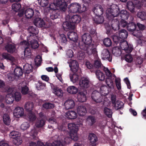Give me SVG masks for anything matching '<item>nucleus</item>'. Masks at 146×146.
I'll use <instances>...</instances> for the list:
<instances>
[{
  "instance_id": "6ab92c4d",
  "label": "nucleus",
  "mask_w": 146,
  "mask_h": 146,
  "mask_svg": "<svg viewBox=\"0 0 146 146\" xmlns=\"http://www.w3.org/2000/svg\"><path fill=\"white\" fill-rule=\"evenodd\" d=\"M68 38L71 40L76 41L78 39V36L76 33L75 32H69L67 34Z\"/></svg>"
},
{
  "instance_id": "3c124183",
  "label": "nucleus",
  "mask_w": 146,
  "mask_h": 146,
  "mask_svg": "<svg viewBox=\"0 0 146 146\" xmlns=\"http://www.w3.org/2000/svg\"><path fill=\"white\" fill-rule=\"evenodd\" d=\"M106 83L110 88H114V85L113 82L111 79L108 78H107L106 81Z\"/></svg>"
},
{
  "instance_id": "58836bf2",
  "label": "nucleus",
  "mask_w": 146,
  "mask_h": 146,
  "mask_svg": "<svg viewBox=\"0 0 146 146\" xmlns=\"http://www.w3.org/2000/svg\"><path fill=\"white\" fill-rule=\"evenodd\" d=\"M70 80L73 83H74L78 82L79 80V76L76 74H70L69 75Z\"/></svg>"
},
{
  "instance_id": "79ce46f5",
  "label": "nucleus",
  "mask_w": 146,
  "mask_h": 146,
  "mask_svg": "<svg viewBox=\"0 0 146 146\" xmlns=\"http://www.w3.org/2000/svg\"><path fill=\"white\" fill-rule=\"evenodd\" d=\"M22 69L19 67H17L14 70V74L16 76L19 77L22 75Z\"/></svg>"
},
{
  "instance_id": "c85d7f7f",
  "label": "nucleus",
  "mask_w": 146,
  "mask_h": 146,
  "mask_svg": "<svg viewBox=\"0 0 146 146\" xmlns=\"http://www.w3.org/2000/svg\"><path fill=\"white\" fill-rule=\"evenodd\" d=\"M34 12L32 9L29 8L26 10L25 12V15L28 19L31 18L33 15Z\"/></svg>"
},
{
  "instance_id": "6e6552de",
  "label": "nucleus",
  "mask_w": 146,
  "mask_h": 146,
  "mask_svg": "<svg viewBox=\"0 0 146 146\" xmlns=\"http://www.w3.org/2000/svg\"><path fill=\"white\" fill-rule=\"evenodd\" d=\"M133 35L138 38L137 40V42L139 44L143 45V44H144V45H146L145 39L142 36L140 32L135 31Z\"/></svg>"
},
{
  "instance_id": "393cba45",
  "label": "nucleus",
  "mask_w": 146,
  "mask_h": 146,
  "mask_svg": "<svg viewBox=\"0 0 146 146\" xmlns=\"http://www.w3.org/2000/svg\"><path fill=\"white\" fill-rule=\"evenodd\" d=\"M111 26L112 28L115 30L119 29L120 27L119 22L116 19H113L111 22Z\"/></svg>"
},
{
  "instance_id": "c03bdc74",
  "label": "nucleus",
  "mask_w": 146,
  "mask_h": 146,
  "mask_svg": "<svg viewBox=\"0 0 146 146\" xmlns=\"http://www.w3.org/2000/svg\"><path fill=\"white\" fill-rule=\"evenodd\" d=\"M29 111L28 116L29 120L32 121H34L36 119V116L35 113L31 111Z\"/></svg>"
},
{
  "instance_id": "5fc2aeb1",
  "label": "nucleus",
  "mask_w": 146,
  "mask_h": 146,
  "mask_svg": "<svg viewBox=\"0 0 146 146\" xmlns=\"http://www.w3.org/2000/svg\"><path fill=\"white\" fill-rule=\"evenodd\" d=\"M137 16L143 20L146 19V14L144 12H139L137 14Z\"/></svg>"
},
{
  "instance_id": "6e6d98bb",
  "label": "nucleus",
  "mask_w": 146,
  "mask_h": 146,
  "mask_svg": "<svg viewBox=\"0 0 146 146\" xmlns=\"http://www.w3.org/2000/svg\"><path fill=\"white\" fill-rule=\"evenodd\" d=\"M102 66L100 60L97 59L94 61V67L95 68H100Z\"/></svg>"
},
{
  "instance_id": "e2e57ef3",
  "label": "nucleus",
  "mask_w": 146,
  "mask_h": 146,
  "mask_svg": "<svg viewBox=\"0 0 146 146\" xmlns=\"http://www.w3.org/2000/svg\"><path fill=\"white\" fill-rule=\"evenodd\" d=\"M35 60V64L37 66H39L40 64L42 61L41 57L40 55L37 56L36 57Z\"/></svg>"
},
{
  "instance_id": "aec40b11",
  "label": "nucleus",
  "mask_w": 146,
  "mask_h": 146,
  "mask_svg": "<svg viewBox=\"0 0 146 146\" xmlns=\"http://www.w3.org/2000/svg\"><path fill=\"white\" fill-rule=\"evenodd\" d=\"M69 66L74 72H76L78 70V64L77 62L75 60L72 61L69 64Z\"/></svg>"
},
{
  "instance_id": "2eb2a0df",
  "label": "nucleus",
  "mask_w": 146,
  "mask_h": 146,
  "mask_svg": "<svg viewBox=\"0 0 146 146\" xmlns=\"http://www.w3.org/2000/svg\"><path fill=\"white\" fill-rule=\"evenodd\" d=\"M102 57L104 60L107 59L111 62L112 60L111 57L110 56V53L108 50L107 49H104L102 52Z\"/></svg>"
},
{
  "instance_id": "37998d69",
  "label": "nucleus",
  "mask_w": 146,
  "mask_h": 146,
  "mask_svg": "<svg viewBox=\"0 0 146 146\" xmlns=\"http://www.w3.org/2000/svg\"><path fill=\"white\" fill-rule=\"evenodd\" d=\"M51 6V5L49 7V8L50 9V10H54V11H53V13L51 15H50V17L51 19L52 20H54L58 18L59 16V14L56 13H55V11L56 10V9L52 8Z\"/></svg>"
},
{
  "instance_id": "2f4dec72",
  "label": "nucleus",
  "mask_w": 146,
  "mask_h": 146,
  "mask_svg": "<svg viewBox=\"0 0 146 146\" xmlns=\"http://www.w3.org/2000/svg\"><path fill=\"white\" fill-rule=\"evenodd\" d=\"M5 49L8 52L10 53H13L16 50L15 45L13 44H8L5 46Z\"/></svg>"
},
{
  "instance_id": "7c9ffc66",
  "label": "nucleus",
  "mask_w": 146,
  "mask_h": 146,
  "mask_svg": "<svg viewBox=\"0 0 146 146\" xmlns=\"http://www.w3.org/2000/svg\"><path fill=\"white\" fill-rule=\"evenodd\" d=\"M33 107L34 104L32 101H29L25 105V109L28 111H32Z\"/></svg>"
},
{
  "instance_id": "a878e982",
  "label": "nucleus",
  "mask_w": 146,
  "mask_h": 146,
  "mask_svg": "<svg viewBox=\"0 0 146 146\" xmlns=\"http://www.w3.org/2000/svg\"><path fill=\"white\" fill-rule=\"evenodd\" d=\"M3 119L4 123L6 125H9L11 123V119L9 115L5 113L3 115Z\"/></svg>"
},
{
  "instance_id": "bf43d9fd",
  "label": "nucleus",
  "mask_w": 146,
  "mask_h": 146,
  "mask_svg": "<svg viewBox=\"0 0 146 146\" xmlns=\"http://www.w3.org/2000/svg\"><path fill=\"white\" fill-rule=\"evenodd\" d=\"M103 43L106 46H111L112 44L111 40L109 38L105 39L103 40Z\"/></svg>"
},
{
  "instance_id": "ea45409f",
  "label": "nucleus",
  "mask_w": 146,
  "mask_h": 146,
  "mask_svg": "<svg viewBox=\"0 0 146 146\" xmlns=\"http://www.w3.org/2000/svg\"><path fill=\"white\" fill-rule=\"evenodd\" d=\"M23 70L26 73H29L32 71L33 67L31 64H26L23 66Z\"/></svg>"
},
{
  "instance_id": "a19ab883",
  "label": "nucleus",
  "mask_w": 146,
  "mask_h": 146,
  "mask_svg": "<svg viewBox=\"0 0 146 146\" xmlns=\"http://www.w3.org/2000/svg\"><path fill=\"white\" fill-rule=\"evenodd\" d=\"M67 91L71 94H75L77 92L78 89L74 86H71L68 88Z\"/></svg>"
},
{
  "instance_id": "473e14b6",
  "label": "nucleus",
  "mask_w": 146,
  "mask_h": 146,
  "mask_svg": "<svg viewBox=\"0 0 146 146\" xmlns=\"http://www.w3.org/2000/svg\"><path fill=\"white\" fill-rule=\"evenodd\" d=\"M29 42V46L33 49H36L39 46V44L36 40L32 39Z\"/></svg>"
},
{
  "instance_id": "1a4fd4ad",
  "label": "nucleus",
  "mask_w": 146,
  "mask_h": 146,
  "mask_svg": "<svg viewBox=\"0 0 146 146\" xmlns=\"http://www.w3.org/2000/svg\"><path fill=\"white\" fill-rule=\"evenodd\" d=\"M90 81L88 78L86 77H83L80 80L79 85L80 88H87L89 86Z\"/></svg>"
},
{
  "instance_id": "72a5a7b5",
  "label": "nucleus",
  "mask_w": 146,
  "mask_h": 146,
  "mask_svg": "<svg viewBox=\"0 0 146 146\" xmlns=\"http://www.w3.org/2000/svg\"><path fill=\"white\" fill-rule=\"evenodd\" d=\"M64 105L66 109H71L74 106L75 103L74 101H65Z\"/></svg>"
},
{
  "instance_id": "f8f14e48",
  "label": "nucleus",
  "mask_w": 146,
  "mask_h": 146,
  "mask_svg": "<svg viewBox=\"0 0 146 146\" xmlns=\"http://www.w3.org/2000/svg\"><path fill=\"white\" fill-rule=\"evenodd\" d=\"M34 23L36 26L38 27H48L45 23L43 20L40 18H36L34 20Z\"/></svg>"
},
{
  "instance_id": "cd10ccee",
  "label": "nucleus",
  "mask_w": 146,
  "mask_h": 146,
  "mask_svg": "<svg viewBox=\"0 0 146 146\" xmlns=\"http://www.w3.org/2000/svg\"><path fill=\"white\" fill-rule=\"evenodd\" d=\"M119 15L122 19H126L128 18L129 14L126 10H122L120 12Z\"/></svg>"
},
{
  "instance_id": "4be33fe9",
  "label": "nucleus",
  "mask_w": 146,
  "mask_h": 146,
  "mask_svg": "<svg viewBox=\"0 0 146 146\" xmlns=\"http://www.w3.org/2000/svg\"><path fill=\"white\" fill-rule=\"evenodd\" d=\"M95 74L96 78L100 81H102L105 79V75L103 72L100 70H96L95 72Z\"/></svg>"
},
{
  "instance_id": "5701e85b",
  "label": "nucleus",
  "mask_w": 146,
  "mask_h": 146,
  "mask_svg": "<svg viewBox=\"0 0 146 146\" xmlns=\"http://www.w3.org/2000/svg\"><path fill=\"white\" fill-rule=\"evenodd\" d=\"M136 25L135 23L131 22L129 23L127 26V30L130 32H133V33L135 31H137L138 32H140L139 31L135 30L136 28Z\"/></svg>"
},
{
  "instance_id": "4c0bfd02",
  "label": "nucleus",
  "mask_w": 146,
  "mask_h": 146,
  "mask_svg": "<svg viewBox=\"0 0 146 146\" xmlns=\"http://www.w3.org/2000/svg\"><path fill=\"white\" fill-rule=\"evenodd\" d=\"M45 124V121L42 119H37L35 125L37 128L42 127Z\"/></svg>"
},
{
  "instance_id": "a18cd8bd",
  "label": "nucleus",
  "mask_w": 146,
  "mask_h": 146,
  "mask_svg": "<svg viewBox=\"0 0 146 146\" xmlns=\"http://www.w3.org/2000/svg\"><path fill=\"white\" fill-rule=\"evenodd\" d=\"M95 22L97 24L102 23L104 21V19L103 17L101 15L96 16L94 19Z\"/></svg>"
},
{
  "instance_id": "423d86ee",
  "label": "nucleus",
  "mask_w": 146,
  "mask_h": 146,
  "mask_svg": "<svg viewBox=\"0 0 146 146\" xmlns=\"http://www.w3.org/2000/svg\"><path fill=\"white\" fill-rule=\"evenodd\" d=\"M70 17V15H68L66 17V21L64 22L63 24V27L64 29H68L69 30L74 29L75 28V26L70 21V19H69Z\"/></svg>"
},
{
  "instance_id": "69168bd1",
  "label": "nucleus",
  "mask_w": 146,
  "mask_h": 146,
  "mask_svg": "<svg viewBox=\"0 0 146 146\" xmlns=\"http://www.w3.org/2000/svg\"><path fill=\"white\" fill-rule=\"evenodd\" d=\"M65 1V0H54V5L56 6L59 7Z\"/></svg>"
},
{
  "instance_id": "20e7f679",
  "label": "nucleus",
  "mask_w": 146,
  "mask_h": 146,
  "mask_svg": "<svg viewBox=\"0 0 146 146\" xmlns=\"http://www.w3.org/2000/svg\"><path fill=\"white\" fill-rule=\"evenodd\" d=\"M80 48L86 51V52L88 55L96 54L97 51L96 49L94 48L93 45L90 44L86 45L83 44L80 46Z\"/></svg>"
},
{
  "instance_id": "49530a36",
  "label": "nucleus",
  "mask_w": 146,
  "mask_h": 146,
  "mask_svg": "<svg viewBox=\"0 0 146 146\" xmlns=\"http://www.w3.org/2000/svg\"><path fill=\"white\" fill-rule=\"evenodd\" d=\"M9 136L10 138H11L13 139L17 137H19L21 136V134L18 132L13 131L10 132Z\"/></svg>"
},
{
  "instance_id": "f257e3e1",
  "label": "nucleus",
  "mask_w": 146,
  "mask_h": 146,
  "mask_svg": "<svg viewBox=\"0 0 146 146\" xmlns=\"http://www.w3.org/2000/svg\"><path fill=\"white\" fill-rule=\"evenodd\" d=\"M68 129L70 131V137H66L64 138V142L65 144L70 143L71 139L76 141L78 139L77 134L78 128L76 125L73 123H68Z\"/></svg>"
},
{
  "instance_id": "774afa93",
  "label": "nucleus",
  "mask_w": 146,
  "mask_h": 146,
  "mask_svg": "<svg viewBox=\"0 0 146 146\" xmlns=\"http://www.w3.org/2000/svg\"><path fill=\"white\" fill-rule=\"evenodd\" d=\"M43 107L44 108L46 109H51L54 107V105L53 104L47 103L44 104L43 105Z\"/></svg>"
},
{
  "instance_id": "ddd939ff",
  "label": "nucleus",
  "mask_w": 146,
  "mask_h": 146,
  "mask_svg": "<svg viewBox=\"0 0 146 146\" xmlns=\"http://www.w3.org/2000/svg\"><path fill=\"white\" fill-rule=\"evenodd\" d=\"M93 11L96 16H100L103 14L104 9L101 5H97L94 7Z\"/></svg>"
},
{
  "instance_id": "dca6fc26",
  "label": "nucleus",
  "mask_w": 146,
  "mask_h": 146,
  "mask_svg": "<svg viewBox=\"0 0 146 146\" xmlns=\"http://www.w3.org/2000/svg\"><path fill=\"white\" fill-rule=\"evenodd\" d=\"M66 116L69 119H74L77 118V114L74 111L69 110L66 113Z\"/></svg>"
},
{
  "instance_id": "b1692460",
  "label": "nucleus",
  "mask_w": 146,
  "mask_h": 146,
  "mask_svg": "<svg viewBox=\"0 0 146 146\" xmlns=\"http://www.w3.org/2000/svg\"><path fill=\"white\" fill-rule=\"evenodd\" d=\"M52 92L60 98L62 97L63 95V91L61 89L56 87H55L52 89Z\"/></svg>"
},
{
  "instance_id": "338daca9",
  "label": "nucleus",
  "mask_w": 146,
  "mask_h": 146,
  "mask_svg": "<svg viewBox=\"0 0 146 146\" xmlns=\"http://www.w3.org/2000/svg\"><path fill=\"white\" fill-rule=\"evenodd\" d=\"M24 55L25 58L30 56L31 55V50L28 47L25 48L24 51Z\"/></svg>"
},
{
  "instance_id": "4468645a",
  "label": "nucleus",
  "mask_w": 146,
  "mask_h": 146,
  "mask_svg": "<svg viewBox=\"0 0 146 146\" xmlns=\"http://www.w3.org/2000/svg\"><path fill=\"white\" fill-rule=\"evenodd\" d=\"M82 40L84 43V44L86 45L90 44L92 41L91 37L88 33H85L82 36Z\"/></svg>"
},
{
  "instance_id": "a211bd4d",
  "label": "nucleus",
  "mask_w": 146,
  "mask_h": 146,
  "mask_svg": "<svg viewBox=\"0 0 146 146\" xmlns=\"http://www.w3.org/2000/svg\"><path fill=\"white\" fill-rule=\"evenodd\" d=\"M77 113L79 115L83 116L85 115L86 112L87 110L85 106H80L77 108Z\"/></svg>"
},
{
  "instance_id": "0eeeda50",
  "label": "nucleus",
  "mask_w": 146,
  "mask_h": 146,
  "mask_svg": "<svg viewBox=\"0 0 146 146\" xmlns=\"http://www.w3.org/2000/svg\"><path fill=\"white\" fill-rule=\"evenodd\" d=\"M120 46L121 49L129 53L131 52L133 49L132 46L131 44L129 45L127 41L124 40L120 42Z\"/></svg>"
},
{
  "instance_id": "864d4df0",
  "label": "nucleus",
  "mask_w": 146,
  "mask_h": 146,
  "mask_svg": "<svg viewBox=\"0 0 146 146\" xmlns=\"http://www.w3.org/2000/svg\"><path fill=\"white\" fill-rule=\"evenodd\" d=\"M12 9L15 12L18 11L21 8V5L19 3H16L12 5Z\"/></svg>"
},
{
  "instance_id": "de8ad7c7",
  "label": "nucleus",
  "mask_w": 146,
  "mask_h": 146,
  "mask_svg": "<svg viewBox=\"0 0 146 146\" xmlns=\"http://www.w3.org/2000/svg\"><path fill=\"white\" fill-rule=\"evenodd\" d=\"M112 53L114 55L118 56L120 55L121 53V52L119 48L116 47L113 48Z\"/></svg>"
},
{
  "instance_id": "7ed1b4c3",
  "label": "nucleus",
  "mask_w": 146,
  "mask_h": 146,
  "mask_svg": "<svg viewBox=\"0 0 146 146\" xmlns=\"http://www.w3.org/2000/svg\"><path fill=\"white\" fill-rule=\"evenodd\" d=\"M119 9L118 7L113 5L111 8L108 9L106 10V16L109 19L112 20L114 17L119 16Z\"/></svg>"
},
{
  "instance_id": "603ef678",
  "label": "nucleus",
  "mask_w": 146,
  "mask_h": 146,
  "mask_svg": "<svg viewBox=\"0 0 146 146\" xmlns=\"http://www.w3.org/2000/svg\"><path fill=\"white\" fill-rule=\"evenodd\" d=\"M104 113L109 117H111L112 116V111L111 110L107 108H104Z\"/></svg>"
},
{
  "instance_id": "f03ea898",
  "label": "nucleus",
  "mask_w": 146,
  "mask_h": 146,
  "mask_svg": "<svg viewBox=\"0 0 146 146\" xmlns=\"http://www.w3.org/2000/svg\"><path fill=\"white\" fill-rule=\"evenodd\" d=\"M8 94L5 97L4 96H0V100H19L21 99V95L19 92H16L13 96V94L14 93L13 89L9 88L8 90Z\"/></svg>"
},
{
  "instance_id": "9b49d317",
  "label": "nucleus",
  "mask_w": 146,
  "mask_h": 146,
  "mask_svg": "<svg viewBox=\"0 0 146 146\" xmlns=\"http://www.w3.org/2000/svg\"><path fill=\"white\" fill-rule=\"evenodd\" d=\"M13 114L17 118H19L24 114V109L19 107H16L14 110Z\"/></svg>"
},
{
  "instance_id": "9d476101",
  "label": "nucleus",
  "mask_w": 146,
  "mask_h": 146,
  "mask_svg": "<svg viewBox=\"0 0 146 146\" xmlns=\"http://www.w3.org/2000/svg\"><path fill=\"white\" fill-rule=\"evenodd\" d=\"M88 139L90 141L89 146H96V142L98 141V137L95 134L89 133Z\"/></svg>"
},
{
  "instance_id": "e433bc0d",
  "label": "nucleus",
  "mask_w": 146,
  "mask_h": 146,
  "mask_svg": "<svg viewBox=\"0 0 146 146\" xmlns=\"http://www.w3.org/2000/svg\"><path fill=\"white\" fill-rule=\"evenodd\" d=\"M86 120L88 124L90 126L92 125L96 122V119L95 117L92 115H90L86 119Z\"/></svg>"
},
{
  "instance_id": "f704fd0d",
  "label": "nucleus",
  "mask_w": 146,
  "mask_h": 146,
  "mask_svg": "<svg viewBox=\"0 0 146 146\" xmlns=\"http://www.w3.org/2000/svg\"><path fill=\"white\" fill-rule=\"evenodd\" d=\"M127 7L128 9L132 13L135 12V6L131 1H129L127 3Z\"/></svg>"
},
{
  "instance_id": "39448f33",
  "label": "nucleus",
  "mask_w": 146,
  "mask_h": 146,
  "mask_svg": "<svg viewBox=\"0 0 146 146\" xmlns=\"http://www.w3.org/2000/svg\"><path fill=\"white\" fill-rule=\"evenodd\" d=\"M68 8L69 9L68 11L69 15L70 13H80V5L78 3H74L70 4L68 5Z\"/></svg>"
},
{
  "instance_id": "bb28decb",
  "label": "nucleus",
  "mask_w": 146,
  "mask_h": 146,
  "mask_svg": "<svg viewBox=\"0 0 146 146\" xmlns=\"http://www.w3.org/2000/svg\"><path fill=\"white\" fill-rule=\"evenodd\" d=\"M56 113L54 111L52 112L51 117L48 120V122L52 124H56L57 123Z\"/></svg>"
},
{
  "instance_id": "052dcab7",
  "label": "nucleus",
  "mask_w": 146,
  "mask_h": 146,
  "mask_svg": "<svg viewBox=\"0 0 146 146\" xmlns=\"http://www.w3.org/2000/svg\"><path fill=\"white\" fill-rule=\"evenodd\" d=\"M46 84L38 82L36 84V88L39 90L44 89L45 87Z\"/></svg>"
},
{
  "instance_id": "4d7b16f0",
  "label": "nucleus",
  "mask_w": 146,
  "mask_h": 146,
  "mask_svg": "<svg viewBox=\"0 0 146 146\" xmlns=\"http://www.w3.org/2000/svg\"><path fill=\"white\" fill-rule=\"evenodd\" d=\"M39 4L42 7L46 6L48 3V0H38Z\"/></svg>"
},
{
  "instance_id": "09e8293b",
  "label": "nucleus",
  "mask_w": 146,
  "mask_h": 146,
  "mask_svg": "<svg viewBox=\"0 0 146 146\" xmlns=\"http://www.w3.org/2000/svg\"><path fill=\"white\" fill-rule=\"evenodd\" d=\"M14 144L17 145H19L21 144L22 142V140L21 137V136L17 137L13 140Z\"/></svg>"
},
{
  "instance_id": "0e129e2a",
  "label": "nucleus",
  "mask_w": 146,
  "mask_h": 146,
  "mask_svg": "<svg viewBox=\"0 0 146 146\" xmlns=\"http://www.w3.org/2000/svg\"><path fill=\"white\" fill-rule=\"evenodd\" d=\"M28 30L30 32L33 34H36L38 33V31L37 30V29L34 28L32 26H30L28 29Z\"/></svg>"
},
{
  "instance_id": "c756f323",
  "label": "nucleus",
  "mask_w": 146,
  "mask_h": 146,
  "mask_svg": "<svg viewBox=\"0 0 146 146\" xmlns=\"http://www.w3.org/2000/svg\"><path fill=\"white\" fill-rule=\"evenodd\" d=\"M69 19H70V21L74 24L79 23L81 20V17L78 15H74Z\"/></svg>"
},
{
  "instance_id": "412c9836",
  "label": "nucleus",
  "mask_w": 146,
  "mask_h": 146,
  "mask_svg": "<svg viewBox=\"0 0 146 146\" xmlns=\"http://www.w3.org/2000/svg\"><path fill=\"white\" fill-rule=\"evenodd\" d=\"M118 35L119 38L121 39V41H122L127 38L128 33L126 30L122 29L119 32Z\"/></svg>"
},
{
  "instance_id": "13d9d810",
  "label": "nucleus",
  "mask_w": 146,
  "mask_h": 146,
  "mask_svg": "<svg viewBox=\"0 0 146 146\" xmlns=\"http://www.w3.org/2000/svg\"><path fill=\"white\" fill-rule=\"evenodd\" d=\"M30 127L29 123L28 122H23L21 126V128L23 130H25L28 129Z\"/></svg>"
},
{
  "instance_id": "c9c22d12",
  "label": "nucleus",
  "mask_w": 146,
  "mask_h": 146,
  "mask_svg": "<svg viewBox=\"0 0 146 146\" xmlns=\"http://www.w3.org/2000/svg\"><path fill=\"white\" fill-rule=\"evenodd\" d=\"M100 92L102 95L106 96L110 92V90L105 86H102L100 88Z\"/></svg>"
},
{
  "instance_id": "f3484780",
  "label": "nucleus",
  "mask_w": 146,
  "mask_h": 146,
  "mask_svg": "<svg viewBox=\"0 0 146 146\" xmlns=\"http://www.w3.org/2000/svg\"><path fill=\"white\" fill-rule=\"evenodd\" d=\"M112 106L116 110L123 108L124 104L121 101H111Z\"/></svg>"
},
{
  "instance_id": "680f3d73",
  "label": "nucleus",
  "mask_w": 146,
  "mask_h": 146,
  "mask_svg": "<svg viewBox=\"0 0 146 146\" xmlns=\"http://www.w3.org/2000/svg\"><path fill=\"white\" fill-rule=\"evenodd\" d=\"M67 4L65 1L59 7L60 10L61 11H65L67 9Z\"/></svg>"
},
{
  "instance_id": "8fccbe9b",
  "label": "nucleus",
  "mask_w": 146,
  "mask_h": 146,
  "mask_svg": "<svg viewBox=\"0 0 146 146\" xmlns=\"http://www.w3.org/2000/svg\"><path fill=\"white\" fill-rule=\"evenodd\" d=\"M2 56L5 59L9 60L12 61H14L15 60L14 58L11 56L9 54L7 53L3 54Z\"/></svg>"
}]
</instances>
